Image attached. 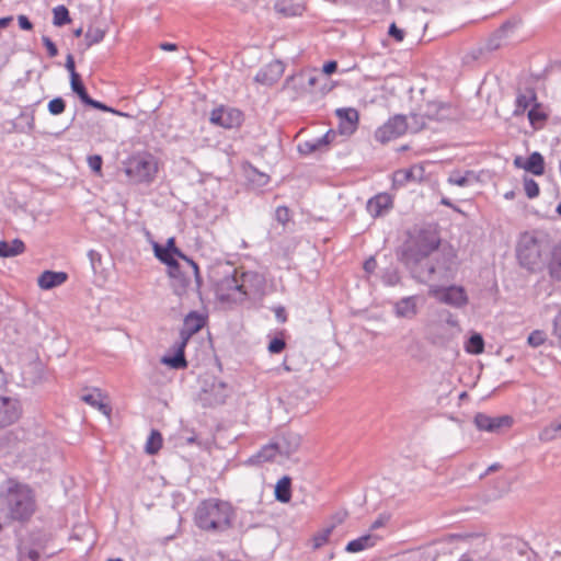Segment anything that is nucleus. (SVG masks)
Listing matches in <instances>:
<instances>
[{
    "label": "nucleus",
    "instance_id": "1",
    "mask_svg": "<svg viewBox=\"0 0 561 561\" xmlns=\"http://www.w3.org/2000/svg\"><path fill=\"white\" fill-rule=\"evenodd\" d=\"M236 518L233 506L219 499L204 500L195 511L196 526L208 533H225L232 528Z\"/></svg>",
    "mask_w": 561,
    "mask_h": 561
},
{
    "label": "nucleus",
    "instance_id": "2",
    "mask_svg": "<svg viewBox=\"0 0 561 561\" xmlns=\"http://www.w3.org/2000/svg\"><path fill=\"white\" fill-rule=\"evenodd\" d=\"M0 493L8 524L13 520L25 523L34 515L36 511L35 494L27 484L9 480L5 491Z\"/></svg>",
    "mask_w": 561,
    "mask_h": 561
},
{
    "label": "nucleus",
    "instance_id": "3",
    "mask_svg": "<svg viewBox=\"0 0 561 561\" xmlns=\"http://www.w3.org/2000/svg\"><path fill=\"white\" fill-rule=\"evenodd\" d=\"M205 325V318L196 311H191L184 319L183 327L180 330V340L174 343L173 355H164L161 363L173 369H185L187 360L185 358V347L194 334Z\"/></svg>",
    "mask_w": 561,
    "mask_h": 561
},
{
    "label": "nucleus",
    "instance_id": "4",
    "mask_svg": "<svg viewBox=\"0 0 561 561\" xmlns=\"http://www.w3.org/2000/svg\"><path fill=\"white\" fill-rule=\"evenodd\" d=\"M546 248H548V240L543 232L524 233L516 249L519 264L527 270H535Z\"/></svg>",
    "mask_w": 561,
    "mask_h": 561
},
{
    "label": "nucleus",
    "instance_id": "5",
    "mask_svg": "<svg viewBox=\"0 0 561 561\" xmlns=\"http://www.w3.org/2000/svg\"><path fill=\"white\" fill-rule=\"evenodd\" d=\"M439 244L440 237L437 230L431 226L423 227L404 242L400 255H409L410 251H412L415 255L430 256L438 250Z\"/></svg>",
    "mask_w": 561,
    "mask_h": 561
},
{
    "label": "nucleus",
    "instance_id": "6",
    "mask_svg": "<svg viewBox=\"0 0 561 561\" xmlns=\"http://www.w3.org/2000/svg\"><path fill=\"white\" fill-rule=\"evenodd\" d=\"M126 174L135 183H150L158 172V164L150 153H138L126 162Z\"/></svg>",
    "mask_w": 561,
    "mask_h": 561
},
{
    "label": "nucleus",
    "instance_id": "7",
    "mask_svg": "<svg viewBox=\"0 0 561 561\" xmlns=\"http://www.w3.org/2000/svg\"><path fill=\"white\" fill-rule=\"evenodd\" d=\"M399 259L416 282L426 284L435 279V268L432 265L431 255H415L410 251L409 255H399Z\"/></svg>",
    "mask_w": 561,
    "mask_h": 561
},
{
    "label": "nucleus",
    "instance_id": "8",
    "mask_svg": "<svg viewBox=\"0 0 561 561\" xmlns=\"http://www.w3.org/2000/svg\"><path fill=\"white\" fill-rule=\"evenodd\" d=\"M245 284L241 283L237 270L222 277L216 285V294L220 301L242 302L245 300Z\"/></svg>",
    "mask_w": 561,
    "mask_h": 561
},
{
    "label": "nucleus",
    "instance_id": "9",
    "mask_svg": "<svg viewBox=\"0 0 561 561\" xmlns=\"http://www.w3.org/2000/svg\"><path fill=\"white\" fill-rule=\"evenodd\" d=\"M408 130V117L405 115H394L390 117L382 126L375 131V139L380 144H387Z\"/></svg>",
    "mask_w": 561,
    "mask_h": 561
},
{
    "label": "nucleus",
    "instance_id": "10",
    "mask_svg": "<svg viewBox=\"0 0 561 561\" xmlns=\"http://www.w3.org/2000/svg\"><path fill=\"white\" fill-rule=\"evenodd\" d=\"M456 253L451 248L436 250L432 255V265L435 268V279L449 277L456 270Z\"/></svg>",
    "mask_w": 561,
    "mask_h": 561
},
{
    "label": "nucleus",
    "instance_id": "11",
    "mask_svg": "<svg viewBox=\"0 0 561 561\" xmlns=\"http://www.w3.org/2000/svg\"><path fill=\"white\" fill-rule=\"evenodd\" d=\"M513 417L510 415L491 416L479 412L473 417V423L479 431L500 434L513 425Z\"/></svg>",
    "mask_w": 561,
    "mask_h": 561
},
{
    "label": "nucleus",
    "instance_id": "12",
    "mask_svg": "<svg viewBox=\"0 0 561 561\" xmlns=\"http://www.w3.org/2000/svg\"><path fill=\"white\" fill-rule=\"evenodd\" d=\"M70 88H71L72 92L78 95L80 101L87 106L93 107V108L102 111V112H110V113L121 115V116H128L125 113H122L113 107L107 106L106 104H104L100 101L92 99L89 95L80 75L72 76V78L70 79Z\"/></svg>",
    "mask_w": 561,
    "mask_h": 561
},
{
    "label": "nucleus",
    "instance_id": "13",
    "mask_svg": "<svg viewBox=\"0 0 561 561\" xmlns=\"http://www.w3.org/2000/svg\"><path fill=\"white\" fill-rule=\"evenodd\" d=\"M209 121L214 125L231 129L242 124L243 114L237 108L220 106L211 111Z\"/></svg>",
    "mask_w": 561,
    "mask_h": 561
},
{
    "label": "nucleus",
    "instance_id": "14",
    "mask_svg": "<svg viewBox=\"0 0 561 561\" xmlns=\"http://www.w3.org/2000/svg\"><path fill=\"white\" fill-rule=\"evenodd\" d=\"M434 295L440 302L455 308H462L468 304V296L462 286L451 285L438 288L434 291Z\"/></svg>",
    "mask_w": 561,
    "mask_h": 561
},
{
    "label": "nucleus",
    "instance_id": "15",
    "mask_svg": "<svg viewBox=\"0 0 561 561\" xmlns=\"http://www.w3.org/2000/svg\"><path fill=\"white\" fill-rule=\"evenodd\" d=\"M22 414V407L18 399L0 396V428L15 423Z\"/></svg>",
    "mask_w": 561,
    "mask_h": 561
},
{
    "label": "nucleus",
    "instance_id": "16",
    "mask_svg": "<svg viewBox=\"0 0 561 561\" xmlns=\"http://www.w3.org/2000/svg\"><path fill=\"white\" fill-rule=\"evenodd\" d=\"M284 70L283 61L273 60L256 73L254 80L263 85L271 87L282 78Z\"/></svg>",
    "mask_w": 561,
    "mask_h": 561
},
{
    "label": "nucleus",
    "instance_id": "17",
    "mask_svg": "<svg viewBox=\"0 0 561 561\" xmlns=\"http://www.w3.org/2000/svg\"><path fill=\"white\" fill-rule=\"evenodd\" d=\"M336 116L340 118L339 129L341 134H353L358 124V111L353 107H343L335 111Z\"/></svg>",
    "mask_w": 561,
    "mask_h": 561
},
{
    "label": "nucleus",
    "instance_id": "18",
    "mask_svg": "<svg viewBox=\"0 0 561 561\" xmlns=\"http://www.w3.org/2000/svg\"><path fill=\"white\" fill-rule=\"evenodd\" d=\"M417 296L403 297L398 300L393 306V312L398 318L413 319L416 317L417 309Z\"/></svg>",
    "mask_w": 561,
    "mask_h": 561
},
{
    "label": "nucleus",
    "instance_id": "19",
    "mask_svg": "<svg viewBox=\"0 0 561 561\" xmlns=\"http://www.w3.org/2000/svg\"><path fill=\"white\" fill-rule=\"evenodd\" d=\"M392 207L391 196L387 193L377 194L368 199L366 208L373 217L381 216Z\"/></svg>",
    "mask_w": 561,
    "mask_h": 561
},
{
    "label": "nucleus",
    "instance_id": "20",
    "mask_svg": "<svg viewBox=\"0 0 561 561\" xmlns=\"http://www.w3.org/2000/svg\"><path fill=\"white\" fill-rule=\"evenodd\" d=\"M515 23L511 21L504 22L485 43V50L493 51L499 49L503 45V41L507 37L508 33L513 31Z\"/></svg>",
    "mask_w": 561,
    "mask_h": 561
},
{
    "label": "nucleus",
    "instance_id": "21",
    "mask_svg": "<svg viewBox=\"0 0 561 561\" xmlns=\"http://www.w3.org/2000/svg\"><path fill=\"white\" fill-rule=\"evenodd\" d=\"M67 279L66 272L44 271L39 275L37 284L42 289L48 290L62 285Z\"/></svg>",
    "mask_w": 561,
    "mask_h": 561
},
{
    "label": "nucleus",
    "instance_id": "22",
    "mask_svg": "<svg viewBox=\"0 0 561 561\" xmlns=\"http://www.w3.org/2000/svg\"><path fill=\"white\" fill-rule=\"evenodd\" d=\"M301 438L296 433L284 434L276 444L278 445V454L289 457L296 453L300 446Z\"/></svg>",
    "mask_w": 561,
    "mask_h": 561
},
{
    "label": "nucleus",
    "instance_id": "23",
    "mask_svg": "<svg viewBox=\"0 0 561 561\" xmlns=\"http://www.w3.org/2000/svg\"><path fill=\"white\" fill-rule=\"evenodd\" d=\"M240 280L245 284V299L252 294L259 293L264 286L263 276L256 272H242Z\"/></svg>",
    "mask_w": 561,
    "mask_h": 561
},
{
    "label": "nucleus",
    "instance_id": "24",
    "mask_svg": "<svg viewBox=\"0 0 561 561\" xmlns=\"http://www.w3.org/2000/svg\"><path fill=\"white\" fill-rule=\"evenodd\" d=\"M537 103V95L533 89H527L525 92H519L515 100L514 116H519Z\"/></svg>",
    "mask_w": 561,
    "mask_h": 561
},
{
    "label": "nucleus",
    "instance_id": "25",
    "mask_svg": "<svg viewBox=\"0 0 561 561\" xmlns=\"http://www.w3.org/2000/svg\"><path fill=\"white\" fill-rule=\"evenodd\" d=\"M378 539H379L378 536L367 534V535L360 536L354 540H351L346 545L345 550L351 553L359 552L367 548L374 547Z\"/></svg>",
    "mask_w": 561,
    "mask_h": 561
},
{
    "label": "nucleus",
    "instance_id": "26",
    "mask_svg": "<svg viewBox=\"0 0 561 561\" xmlns=\"http://www.w3.org/2000/svg\"><path fill=\"white\" fill-rule=\"evenodd\" d=\"M278 454V445L276 443L263 446L255 455L249 458L251 465H262L263 462L271 461Z\"/></svg>",
    "mask_w": 561,
    "mask_h": 561
},
{
    "label": "nucleus",
    "instance_id": "27",
    "mask_svg": "<svg viewBox=\"0 0 561 561\" xmlns=\"http://www.w3.org/2000/svg\"><path fill=\"white\" fill-rule=\"evenodd\" d=\"M168 275L172 279L171 286L173 288V293L178 296L185 294L191 280L182 268L179 267L174 273H172V271H168Z\"/></svg>",
    "mask_w": 561,
    "mask_h": 561
},
{
    "label": "nucleus",
    "instance_id": "28",
    "mask_svg": "<svg viewBox=\"0 0 561 561\" xmlns=\"http://www.w3.org/2000/svg\"><path fill=\"white\" fill-rule=\"evenodd\" d=\"M25 251V244L21 239L11 242L0 240V257H13Z\"/></svg>",
    "mask_w": 561,
    "mask_h": 561
},
{
    "label": "nucleus",
    "instance_id": "29",
    "mask_svg": "<svg viewBox=\"0 0 561 561\" xmlns=\"http://www.w3.org/2000/svg\"><path fill=\"white\" fill-rule=\"evenodd\" d=\"M275 497L282 503H288L291 499V479L288 476L280 478L275 485Z\"/></svg>",
    "mask_w": 561,
    "mask_h": 561
},
{
    "label": "nucleus",
    "instance_id": "30",
    "mask_svg": "<svg viewBox=\"0 0 561 561\" xmlns=\"http://www.w3.org/2000/svg\"><path fill=\"white\" fill-rule=\"evenodd\" d=\"M525 171L534 175H542L545 173V159L541 153L535 151L526 159Z\"/></svg>",
    "mask_w": 561,
    "mask_h": 561
},
{
    "label": "nucleus",
    "instance_id": "31",
    "mask_svg": "<svg viewBox=\"0 0 561 561\" xmlns=\"http://www.w3.org/2000/svg\"><path fill=\"white\" fill-rule=\"evenodd\" d=\"M410 122H408V129L412 133H419L426 128V115H424L423 106H420L417 111L411 112L409 115Z\"/></svg>",
    "mask_w": 561,
    "mask_h": 561
},
{
    "label": "nucleus",
    "instance_id": "32",
    "mask_svg": "<svg viewBox=\"0 0 561 561\" xmlns=\"http://www.w3.org/2000/svg\"><path fill=\"white\" fill-rule=\"evenodd\" d=\"M43 550H37L27 542H21L19 546V561H38Z\"/></svg>",
    "mask_w": 561,
    "mask_h": 561
},
{
    "label": "nucleus",
    "instance_id": "33",
    "mask_svg": "<svg viewBox=\"0 0 561 561\" xmlns=\"http://www.w3.org/2000/svg\"><path fill=\"white\" fill-rule=\"evenodd\" d=\"M465 350L469 354L479 355L483 353L484 351V340L483 336L478 333L473 332L468 341L466 342Z\"/></svg>",
    "mask_w": 561,
    "mask_h": 561
},
{
    "label": "nucleus",
    "instance_id": "34",
    "mask_svg": "<svg viewBox=\"0 0 561 561\" xmlns=\"http://www.w3.org/2000/svg\"><path fill=\"white\" fill-rule=\"evenodd\" d=\"M81 399L85 403H88V404L96 408L98 410H100L103 414L110 416L112 409H111V407L108 404L104 403L101 400V393L100 392L82 394Z\"/></svg>",
    "mask_w": 561,
    "mask_h": 561
},
{
    "label": "nucleus",
    "instance_id": "35",
    "mask_svg": "<svg viewBox=\"0 0 561 561\" xmlns=\"http://www.w3.org/2000/svg\"><path fill=\"white\" fill-rule=\"evenodd\" d=\"M528 119L530 125L534 127V129L540 128L545 121L547 119L546 113L541 110L539 103H535L529 110H528Z\"/></svg>",
    "mask_w": 561,
    "mask_h": 561
},
{
    "label": "nucleus",
    "instance_id": "36",
    "mask_svg": "<svg viewBox=\"0 0 561 561\" xmlns=\"http://www.w3.org/2000/svg\"><path fill=\"white\" fill-rule=\"evenodd\" d=\"M550 276L556 280H561V254L559 247L554 245L551 250V261L549 263Z\"/></svg>",
    "mask_w": 561,
    "mask_h": 561
},
{
    "label": "nucleus",
    "instance_id": "37",
    "mask_svg": "<svg viewBox=\"0 0 561 561\" xmlns=\"http://www.w3.org/2000/svg\"><path fill=\"white\" fill-rule=\"evenodd\" d=\"M48 540H49V537L47 536V534H45L41 530H37V531H32L27 536V538L22 540L21 542H27V543L32 545L34 548H36L37 550L44 551Z\"/></svg>",
    "mask_w": 561,
    "mask_h": 561
},
{
    "label": "nucleus",
    "instance_id": "38",
    "mask_svg": "<svg viewBox=\"0 0 561 561\" xmlns=\"http://www.w3.org/2000/svg\"><path fill=\"white\" fill-rule=\"evenodd\" d=\"M476 179L473 171H466L461 174L459 171L451 172L448 183L460 187L468 186Z\"/></svg>",
    "mask_w": 561,
    "mask_h": 561
},
{
    "label": "nucleus",
    "instance_id": "39",
    "mask_svg": "<svg viewBox=\"0 0 561 561\" xmlns=\"http://www.w3.org/2000/svg\"><path fill=\"white\" fill-rule=\"evenodd\" d=\"M162 440L161 433L157 430H152L146 443V453L148 455H156L162 447Z\"/></svg>",
    "mask_w": 561,
    "mask_h": 561
},
{
    "label": "nucleus",
    "instance_id": "40",
    "mask_svg": "<svg viewBox=\"0 0 561 561\" xmlns=\"http://www.w3.org/2000/svg\"><path fill=\"white\" fill-rule=\"evenodd\" d=\"M19 437L13 431L0 432V454H7L10 448L15 446Z\"/></svg>",
    "mask_w": 561,
    "mask_h": 561
},
{
    "label": "nucleus",
    "instance_id": "41",
    "mask_svg": "<svg viewBox=\"0 0 561 561\" xmlns=\"http://www.w3.org/2000/svg\"><path fill=\"white\" fill-rule=\"evenodd\" d=\"M458 110L449 103H440L437 122L454 121L458 117Z\"/></svg>",
    "mask_w": 561,
    "mask_h": 561
},
{
    "label": "nucleus",
    "instance_id": "42",
    "mask_svg": "<svg viewBox=\"0 0 561 561\" xmlns=\"http://www.w3.org/2000/svg\"><path fill=\"white\" fill-rule=\"evenodd\" d=\"M53 13V23L55 26H64L71 22L69 10L62 4L54 8Z\"/></svg>",
    "mask_w": 561,
    "mask_h": 561
},
{
    "label": "nucleus",
    "instance_id": "43",
    "mask_svg": "<svg viewBox=\"0 0 561 561\" xmlns=\"http://www.w3.org/2000/svg\"><path fill=\"white\" fill-rule=\"evenodd\" d=\"M323 148H325V146L322 142H320V138H316L313 140H306L298 145V151L305 156L322 150Z\"/></svg>",
    "mask_w": 561,
    "mask_h": 561
},
{
    "label": "nucleus",
    "instance_id": "44",
    "mask_svg": "<svg viewBox=\"0 0 561 561\" xmlns=\"http://www.w3.org/2000/svg\"><path fill=\"white\" fill-rule=\"evenodd\" d=\"M559 431H561V422L553 421L549 426L545 427L540 432L539 438L542 442H550L557 437Z\"/></svg>",
    "mask_w": 561,
    "mask_h": 561
},
{
    "label": "nucleus",
    "instance_id": "45",
    "mask_svg": "<svg viewBox=\"0 0 561 561\" xmlns=\"http://www.w3.org/2000/svg\"><path fill=\"white\" fill-rule=\"evenodd\" d=\"M105 36V31L100 27H89L85 32V41L87 46L91 47L94 44H98L103 41Z\"/></svg>",
    "mask_w": 561,
    "mask_h": 561
},
{
    "label": "nucleus",
    "instance_id": "46",
    "mask_svg": "<svg viewBox=\"0 0 561 561\" xmlns=\"http://www.w3.org/2000/svg\"><path fill=\"white\" fill-rule=\"evenodd\" d=\"M333 529H334V525H331L330 527H327V528L320 530L319 533H317L316 535H313V537H312L313 549H319L323 545H325L328 542L329 537Z\"/></svg>",
    "mask_w": 561,
    "mask_h": 561
},
{
    "label": "nucleus",
    "instance_id": "47",
    "mask_svg": "<svg viewBox=\"0 0 561 561\" xmlns=\"http://www.w3.org/2000/svg\"><path fill=\"white\" fill-rule=\"evenodd\" d=\"M382 283L387 286H396L400 283L401 277L397 268H388L382 274Z\"/></svg>",
    "mask_w": 561,
    "mask_h": 561
},
{
    "label": "nucleus",
    "instance_id": "48",
    "mask_svg": "<svg viewBox=\"0 0 561 561\" xmlns=\"http://www.w3.org/2000/svg\"><path fill=\"white\" fill-rule=\"evenodd\" d=\"M47 107L51 115H60L66 110V102L61 96H57L49 101Z\"/></svg>",
    "mask_w": 561,
    "mask_h": 561
},
{
    "label": "nucleus",
    "instance_id": "49",
    "mask_svg": "<svg viewBox=\"0 0 561 561\" xmlns=\"http://www.w3.org/2000/svg\"><path fill=\"white\" fill-rule=\"evenodd\" d=\"M524 191L528 198H535L539 195V185L534 179L525 176Z\"/></svg>",
    "mask_w": 561,
    "mask_h": 561
},
{
    "label": "nucleus",
    "instance_id": "50",
    "mask_svg": "<svg viewBox=\"0 0 561 561\" xmlns=\"http://www.w3.org/2000/svg\"><path fill=\"white\" fill-rule=\"evenodd\" d=\"M546 339H547V335L543 331L535 330L529 334V336L527 339V343L531 347H538L545 343Z\"/></svg>",
    "mask_w": 561,
    "mask_h": 561
},
{
    "label": "nucleus",
    "instance_id": "51",
    "mask_svg": "<svg viewBox=\"0 0 561 561\" xmlns=\"http://www.w3.org/2000/svg\"><path fill=\"white\" fill-rule=\"evenodd\" d=\"M440 102H427L423 106L424 115H426L427 119L430 121H436L438 115Z\"/></svg>",
    "mask_w": 561,
    "mask_h": 561
},
{
    "label": "nucleus",
    "instance_id": "52",
    "mask_svg": "<svg viewBox=\"0 0 561 561\" xmlns=\"http://www.w3.org/2000/svg\"><path fill=\"white\" fill-rule=\"evenodd\" d=\"M19 118L21 119H25L26 122V128H22L20 129V131L22 133H32L35 128V116H34V111L27 113V112H22L19 116Z\"/></svg>",
    "mask_w": 561,
    "mask_h": 561
},
{
    "label": "nucleus",
    "instance_id": "53",
    "mask_svg": "<svg viewBox=\"0 0 561 561\" xmlns=\"http://www.w3.org/2000/svg\"><path fill=\"white\" fill-rule=\"evenodd\" d=\"M414 180L413 169L409 170H399L394 173V182L399 184H404Z\"/></svg>",
    "mask_w": 561,
    "mask_h": 561
},
{
    "label": "nucleus",
    "instance_id": "54",
    "mask_svg": "<svg viewBox=\"0 0 561 561\" xmlns=\"http://www.w3.org/2000/svg\"><path fill=\"white\" fill-rule=\"evenodd\" d=\"M285 347H286V343H285L284 339L274 337L271 340L267 348L272 354H279L284 351Z\"/></svg>",
    "mask_w": 561,
    "mask_h": 561
},
{
    "label": "nucleus",
    "instance_id": "55",
    "mask_svg": "<svg viewBox=\"0 0 561 561\" xmlns=\"http://www.w3.org/2000/svg\"><path fill=\"white\" fill-rule=\"evenodd\" d=\"M275 219L285 225L290 220V211L286 206H278L275 210Z\"/></svg>",
    "mask_w": 561,
    "mask_h": 561
},
{
    "label": "nucleus",
    "instance_id": "56",
    "mask_svg": "<svg viewBox=\"0 0 561 561\" xmlns=\"http://www.w3.org/2000/svg\"><path fill=\"white\" fill-rule=\"evenodd\" d=\"M88 164L93 172L100 174L102 171L103 159L100 154L89 156Z\"/></svg>",
    "mask_w": 561,
    "mask_h": 561
},
{
    "label": "nucleus",
    "instance_id": "57",
    "mask_svg": "<svg viewBox=\"0 0 561 561\" xmlns=\"http://www.w3.org/2000/svg\"><path fill=\"white\" fill-rule=\"evenodd\" d=\"M388 35L392 37L396 42H402L405 36V32L398 27L397 24L393 22L390 24L388 30Z\"/></svg>",
    "mask_w": 561,
    "mask_h": 561
},
{
    "label": "nucleus",
    "instance_id": "58",
    "mask_svg": "<svg viewBox=\"0 0 561 561\" xmlns=\"http://www.w3.org/2000/svg\"><path fill=\"white\" fill-rule=\"evenodd\" d=\"M153 252L156 257L163 264H165L171 256H174V254L169 253L165 250H162V245L159 243L153 244Z\"/></svg>",
    "mask_w": 561,
    "mask_h": 561
},
{
    "label": "nucleus",
    "instance_id": "59",
    "mask_svg": "<svg viewBox=\"0 0 561 561\" xmlns=\"http://www.w3.org/2000/svg\"><path fill=\"white\" fill-rule=\"evenodd\" d=\"M42 42H43V45L46 47L47 54L49 57L53 58L58 55V48H57L56 44L50 39V37L43 35Z\"/></svg>",
    "mask_w": 561,
    "mask_h": 561
},
{
    "label": "nucleus",
    "instance_id": "60",
    "mask_svg": "<svg viewBox=\"0 0 561 561\" xmlns=\"http://www.w3.org/2000/svg\"><path fill=\"white\" fill-rule=\"evenodd\" d=\"M275 10L278 13L284 14L285 16H291L295 15L296 12L293 10L291 5H287L285 2H277L275 3Z\"/></svg>",
    "mask_w": 561,
    "mask_h": 561
},
{
    "label": "nucleus",
    "instance_id": "61",
    "mask_svg": "<svg viewBox=\"0 0 561 561\" xmlns=\"http://www.w3.org/2000/svg\"><path fill=\"white\" fill-rule=\"evenodd\" d=\"M336 70H337V62L335 60H330L323 65L321 77L330 76V75L334 73Z\"/></svg>",
    "mask_w": 561,
    "mask_h": 561
},
{
    "label": "nucleus",
    "instance_id": "62",
    "mask_svg": "<svg viewBox=\"0 0 561 561\" xmlns=\"http://www.w3.org/2000/svg\"><path fill=\"white\" fill-rule=\"evenodd\" d=\"M18 23H19V26L24 31L33 30V23L30 21V19L26 15H23V14L19 15Z\"/></svg>",
    "mask_w": 561,
    "mask_h": 561
},
{
    "label": "nucleus",
    "instance_id": "63",
    "mask_svg": "<svg viewBox=\"0 0 561 561\" xmlns=\"http://www.w3.org/2000/svg\"><path fill=\"white\" fill-rule=\"evenodd\" d=\"M65 67L66 69L70 72V79L72 78V76L75 75H79L77 71H76V64H75V58L71 54H68L67 58H66V64H65Z\"/></svg>",
    "mask_w": 561,
    "mask_h": 561
},
{
    "label": "nucleus",
    "instance_id": "64",
    "mask_svg": "<svg viewBox=\"0 0 561 561\" xmlns=\"http://www.w3.org/2000/svg\"><path fill=\"white\" fill-rule=\"evenodd\" d=\"M335 135V131L330 129L322 137H319L320 142H322L327 148L334 140Z\"/></svg>",
    "mask_w": 561,
    "mask_h": 561
}]
</instances>
